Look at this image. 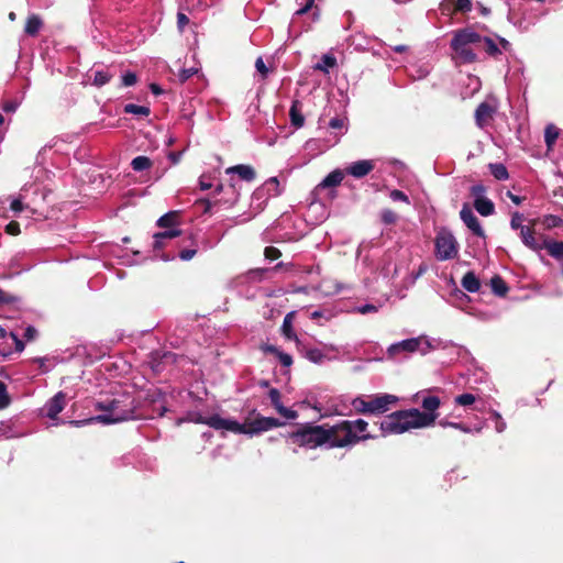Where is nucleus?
<instances>
[{"mask_svg":"<svg viewBox=\"0 0 563 563\" xmlns=\"http://www.w3.org/2000/svg\"><path fill=\"white\" fill-rule=\"evenodd\" d=\"M441 405L440 398L433 395H423L419 409L398 410L387 415L379 423L383 435L401 434L411 429H420L433 426L438 418L437 410Z\"/></svg>","mask_w":563,"mask_h":563,"instance_id":"f257e3e1","label":"nucleus"},{"mask_svg":"<svg viewBox=\"0 0 563 563\" xmlns=\"http://www.w3.org/2000/svg\"><path fill=\"white\" fill-rule=\"evenodd\" d=\"M95 407L102 411V413L85 420H71L68 423L81 427L91 422L111 424L132 419L134 417L135 400L128 393L114 394L111 397L97 401Z\"/></svg>","mask_w":563,"mask_h":563,"instance_id":"f03ea898","label":"nucleus"},{"mask_svg":"<svg viewBox=\"0 0 563 563\" xmlns=\"http://www.w3.org/2000/svg\"><path fill=\"white\" fill-rule=\"evenodd\" d=\"M368 423L364 419L343 420L334 426L327 427V443L330 448H349L360 441L371 439L366 433Z\"/></svg>","mask_w":563,"mask_h":563,"instance_id":"7ed1b4c3","label":"nucleus"},{"mask_svg":"<svg viewBox=\"0 0 563 563\" xmlns=\"http://www.w3.org/2000/svg\"><path fill=\"white\" fill-rule=\"evenodd\" d=\"M478 33L471 27H464L453 33L450 42L452 57L456 63L472 64L478 57Z\"/></svg>","mask_w":563,"mask_h":563,"instance_id":"20e7f679","label":"nucleus"},{"mask_svg":"<svg viewBox=\"0 0 563 563\" xmlns=\"http://www.w3.org/2000/svg\"><path fill=\"white\" fill-rule=\"evenodd\" d=\"M398 401L390 394L361 395L352 399L351 406L356 413L379 416L389 411Z\"/></svg>","mask_w":563,"mask_h":563,"instance_id":"39448f33","label":"nucleus"},{"mask_svg":"<svg viewBox=\"0 0 563 563\" xmlns=\"http://www.w3.org/2000/svg\"><path fill=\"white\" fill-rule=\"evenodd\" d=\"M328 434L325 433V426H302L298 430L287 435L289 444L314 449L319 445L325 444Z\"/></svg>","mask_w":563,"mask_h":563,"instance_id":"423d86ee","label":"nucleus"},{"mask_svg":"<svg viewBox=\"0 0 563 563\" xmlns=\"http://www.w3.org/2000/svg\"><path fill=\"white\" fill-rule=\"evenodd\" d=\"M460 244L453 233L441 228L434 239V255L439 261H450L459 255Z\"/></svg>","mask_w":563,"mask_h":563,"instance_id":"0eeeda50","label":"nucleus"},{"mask_svg":"<svg viewBox=\"0 0 563 563\" xmlns=\"http://www.w3.org/2000/svg\"><path fill=\"white\" fill-rule=\"evenodd\" d=\"M431 347L432 345L428 338L421 335L390 344L387 349V353L389 357L394 358L400 354H408L413 352L427 354L431 350Z\"/></svg>","mask_w":563,"mask_h":563,"instance_id":"6e6552de","label":"nucleus"},{"mask_svg":"<svg viewBox=\"0 0 563 563\" xmlns=\"http://www.w3.org/2000/svg\"><path fill=\"white\" fill-rule=\"evenodd\" d=\"M177 218L178 212L170 211L157 220V225L161 228H166L167 230L154 234V247H162L165 240L174 239L180 235V230L174 228L177 223Z\"/></svg>","mask_w":563,"mask_h":563,"instance_id":"1a4fd4ad","label":"nucleus"},{"mask_svg":"<svg viewBox=\"0 0 563 563\" xmlns=\"http://www.w3.org/2000/svg\"><path fill=\"white\" fill-rule=\"evenodd\" d=\"M477 46L478 53L484 52L487 56L498 59L503 55V52L509 51L510 43L506 38L497 35L490 37L483 36L478 33Z\"/></svg>","mask_w":563,"mask_h":563,"instance_id":"9d476101","label":"nucleus"},{"mask_svg":"<svg viewBox=\"0 0 563 563\" xmlns=\"http://www.w3.org/2000/svg\"><path fill=\"white\" fill-rule=\"evenodd\" d=\"M283 424L284 423L276 418L257 416L250 422L241 423V429L243 431H239V434L255 435Z\"/></svg>","mask_w":563,"mask_h":563,"instance_id":"9b49d317","label":"nucleus"},{"mask_svg":"<svg viewBox=\"0 0 563 563\" xmlns=\"http://www.w3.org/2000/svg\"><path fill=\"white\" fill-rule=\"evenodd\" d=\"M206 426L214 430H225L231 431L233 433H238L239 431H243L241 429V423L233 419H225L220 417L219 415H211L208 417V420L203 421Z\"/></svg>","mask_w":563,"mask_h":563,"instance_id":"f8f14e48","label":"nucleus"},{"mask_svg":"<svg viewBox=\"0 0 563 563\" xmlns=\"http://www.w3.org/2000/svg\"><path fill=\"white\" fill-rule=\"evenodd\" d=\"M463 223L478 238H485V231L472 209L464 205L460 211Z\"/></svg>","mask_w":563,"mask_h":563,"instance_id":"ddd939ff","label":"nucleus"},{"mask_svg":"<svg viewBox=\"0 0 563 563\" xmlns=\"http://www.w3.org/2000/svg\"><path fill=\"white\" fill-rule=\"evenodd\" d=\"M268 397L271 399L272 405L276 409V411L288 420H294L297 418V411L286 408L282 402V395L278 389L271 388L268 391Z\"/></svg>","mask_w":563,"mask_h":563,"instance_id":"4468645a","label":"nucleus"},{"mask_svg":"<svg viewBox=\"0 0 563 563\" xmlns=\"http://www.w3.org/2000/svg\"><path fill=\"white\" fill-rule=\"evenodd\" d=\"M65 397L66 396L63 391H58L45 404L44 410L46 417H48L52 420L57 418L58 413H60L65 408Z\"/></svg>","mask_w":563,"mask_h":563,"instance_id":"2eb2a0df","label":"nucleus"},{"mask_svg":"<svg viewBox=\"0 0 563 563\" xmlns=\"http://www.w3.org/2000/svg\"><path fill=\"white\" fill-rule=\"evenodd\" d=\"M375 167V164L371 159H361L357 162H354L350 164L345 172L346 174L355 177V178H363L366 175H368Z\"/></svg>","mask_w":563,"mask_h":563,"instance_id":"dca6fc26","label":"nucleus"},{"mask_svg":"<svg viewBox=\"0 0 563 563\" xmlns=\"http://www.w3.org/2000/svg\"><path fill=\"white\" fill-rule=\"evenodd\" d=\"M343 178V173L340 169H335L323 178V180L314 188V192L320 194L324 189H333L341 184Z\"/></svg>","mask_w":563,"mask_h":563,"instance_id":"f3484780","label":"nucleus"},{"mask_svg":"<svg viewBox=\"0 0 563 563\" xmlns=\"http://www.w3.org/2000/svg\"><path fill=\"white\" fill-rule=\"evenodd\" d=\"M225 173L228 175H238L240 179L245 181H252L255 179L256 176L254 168L245 164L231 166L225 169Z\"/></svg>","mask_w":563,"mask_h":563,"instance_id":"a211bd4d","label":"nucleus"},{"mask_svg":"<svg viewBox=\"0 0 563 563\" xmlns=\"http://www.w3.org/2000/svg\"><path fill=\"white\" fill-rule=\"evenodd\" d=\"M496 111L495 107L487 102H482L475 110V121L479 128H484L487 121L492 118Z\"/></svg>","mask_w":563,"mask_h":563,"instance_id":"6ab92c4d","label":"nucleus"},{"mask_svg":"<svg viewBox=\"0 0 563 563\" xmlns=\"http://www.w3.org/2000/svg\"><path fill=\"white\" fill-rule=\"evenodd\" d=\"M520 239H521V242L525 244V246H527L528 249L532 250V251H541L543 249V243H539L537 241V239L534 238V231L526 225L525 228H521L520 230Z\"/></svg>","mask_w":563,"mask_h":563,"instance_id":"aec40b11","label":"nucleus"},{"mask_svg":"<svg viewBox=\"0 0 563 563\" xmlns=\"http://www.w3.org/2000/svg\"><path fill=\"white\" fill-rule=\"evenodd\" d=\"M294 318H295V311H290L285 316L283 324H282V332L286 339L295 341L298 344L299 339H298V336L294 330V327H292Z\"/></svg>","mask_w":563,"mask_h":563,"instance_id":"412c9836","label":"nucleus"},{"mask_svg":"<svg viewBox=\"0 0 563 563\" xmlns=\"http://www.w3.org/2000/svg\"><path fill=\"white\" fill-rule=\"evenodd\" d=\"M461 285L466 291L472 294L477 292L481 288V282L474 272H467L463 276Z\"/></svg>","mask_w":563,"mask_h":563,"instance_id":"4be33fe9","label":"nucleus"},{"mask_svg":"<svg viewBox=\"0 0 563 563\" xmlns=\"http://www.w3.org/2000/svg\"><path fill=\"white\" fill-rule=\"evenodd\" d=\"M290 122L295 128H301L305 123V117L301 113V103L294 100L289 110Z\"/></svg>","mask_w":563,"mask_h":563,"instance_id":"5701e85b","label":"nucleus"},{"mask_svg":"<svg viewBox=\"0 0 563 563\" xmlns=\"http://www.w3.org/2000/svg\"><path fill=\"white\" fill-rule=\"evenodd\" d=\"M305 357L309 360L310 362L314 364H323L327 361H332L335 357L328 356L322 350L320 349H307L305 352Z\"/></svg>","mask_w":563,"mask_h":563,"instance_id":"b1692460","label":"nucleus"},{"mask_svg":"<svg viewBox=\"0 0 563 563\" xmlns=\"http://www.w3.org/2000/svg\"><path fill=\"white\" fill-rule=\"evenodd\" d=\"M477 395L478 394L463 393V394L454 397V404L456 406L472 410L474 407V404L477 402Z\"/></svg>","mask_w":563,"mask_h":563,"instance_id":"393cba45","label":"nucleus"},{"mask_svg":"<svg viewBox=\"0 0 563 563\" xmlns=\"http://www.w3.org/2000/svg\"><path fill=\"white\" fill-rule=\"evenodd\" d=\"M43 26L41 18L36 14H32L27 18L24 26V32L30 36H35Z\"/></svg>","mask_w":563,"mask_h":563,"instance_id":"a878e982","label":"nucleus"},{"mask_svg":"<svg viewBox=\"0 0 563 563\" xmlns=\"http://www.w3.org/2000/svg\"><path fill=\"white\" fill-rule=\"evenodd\" d=\"M560 129L554 124H548L544 130V142L548 147V151H551L555 145L556 140L560 136Z\"/></svg>","mask_w":563,"mask_h":563,"instance_id":"bb28decb","label":"nucleus"},{"mask_svg":"<svg viewBox=\"0 0 563 563\" xmlns=\"http://www.w3.org/2000/svg\"><path fill=\"white\" fill-rule=\"evenodd\" d=\"M336 65V58L331 54H324L320 60L313 66L316 70L329 74L330 69Z\"/></svg>","mask_w":563,"mask_h":563,"instance_id":"cd10ccee","label":"nucleus"},{"mask_svg":"<svg viewBox=\"0 0 563 563\" xmlns=\"http://www.w3.org/2000/svg\"><path fill=\"white\" fill-rule=\"evenodd\" d=\"M474 208L483 217L492 216L495 212L494 202L488 198L474 201Z\"/></svg>","mask_w":563,"mask_h":563,"instance_id":"c85d7f7f","label":"nucleus"},{"mask_svg":"<svg viewBox=\"0 0 563 563\" xmlns=\"http://www.w3.org/2000/svg\"><path fill=\"white\" fill-rule=\"evenodd\" d=\"M265 351L268 352V353L274 354L278 358V361L280 362V364L283 366H285V367H290L291 366L292 357H291L290 354L280 351L278 347H276L274 345H267L265 347Z\"/></svg>","mask_w":563,"mask_h":563,"instance_id":"c756f323","label":"nucleus"},{"mask_svg":"<svg viewBox=\"0 0 563 563\" xmlns=\"http://www.w3.org/2000/svg\"><path fill=\"white\" fill-rule=\"evenodd\" d=\"M543 249L554 258H563V242L560 241H544Z\"/></svg>","mask_w":563,"mask_h":563,"instance_id":"7c9ffc66","label":"nucleus"},{"mask_svg":"<svg viewBox=\"0 0 563 563\" xmlns=\"http://www.w3.org/2000/svg\"><path fill=\"white\" fill-rule=\"evenodd\" d=\"M263 190L268 197H277L282 194L280 184L277 177H271L264 184Z\"/></svg>","mask_w":563,"mask_h":563,"instance_id":"2f4dec72","label":"nucleus"},{"mask_svg":"<svg viewBox=\"0 0 563 563\" xmlns=\"http://www.w3.org/2000/svg\"><path fill=\"white\" fill-rule=\"evenodd\" d=\"M490 288L493 292L499 297L505 296L508 292V286L506 285L505 280L496 275L490 279Z\"/></svg>","mask_w":563,"mask_h":563,"instance_id":"473e14b6","label":"nucleus"},{"mask_svg":"<svg viewBox=\"0 0 563 563\" xmlns=\"http://www.w3.org/2000/svg\"><path fill=\"white\" fill-rule=\"evenodd\" d=\"M131 166L135 172H143L152 167V161L147 156H136L132 159Z\"/></svg>","mask_w":563,"mask_h":563,"instance_id":"72a5a7b5","label":"nucleus"},{"mask_svg":"<svg viewBox=\"0 0 563 563\" xmlns=\"http://www.w3.org/2000/svg\"><path fill=\"white\" fill-rule=\"evenodd\" d=\"M489 170L497 180H506L509 177L508 170L504 164H489Z\"/></svg>","mask_w":563,"mask_h":563,"instance_id":"f704fd0d","label":"nucleus"},{"mask_svg":"<svg viewBox=\"0 0 563 563\" xmlns=\"http://www.w3.org/2000/svg\"><path fill=\"white\" fill-rule=\"evenodd\" d=\"M124 112L129 114L147 117L150 114V108L145 106H139L134 103H128L124 106Z\"/></svg>","mask_w":563,"mask_h":563,"instance_id":"c9c22d12","label":"nucleus"},{"mask_svg":"<svg viewBox=\"0 0 563 563\" xmlns=\"http://www.w3.org/2000/svg\"><path fill=\"white\" fill-rule=\"evenodd\" d=\"M111 78H112V75L108 70H104V69L95 70L92 82L95 86L101 87V86H104L106 84H108Z\"/></svg>","mask_w":563,"mask_h":563,"instance_id":"e433bc0d","label":"nucleus"},{"mask_svg":"<svg viewBox=\"0 0 563 563\" xmlns=\"http://www.w3.org/2000/svg\"><path fill=\"white\" fill-rule=\"evenodd\" d=\"M24 191H25V189H22L20 191V194L18 195V197L13 198L10 203V209L14 213H20L26 208V206L24 205V199H25V196L23 194Z\"/></svg>","mask_w":563,"mask_h":563,"instance_id":"4c0bfd02","label":"nucleus"},{"mask_svg":"<svg viewBox=\"0 0 563 563\" xmlns=\"http://www.w3.org/2000/svg\"><path fill=\"white\" fill-rule=\"evenodd\" d=\"M489 413H490L492 418L495 420V430L498 433L504 432L507 428V424H506L505 420L503 419L501 415L496 410H489Z\"/></svg>","mask_w":563,"mask_h":563,"instance_id":"58836bf2","label":"nucleus"},{"mask_svg":"<svg viewBox=\"0 0 563 563\" xmlns=\"http://www.w3.org/2000/svg\"><path fill=\"white\" fill-rule=\"evenodd\" d=\"M523 220H525V217L522 213L518 212V211H515L512 212L511 214V219H510V228L515 231L517 230H521V228H525L526 225L523 224Z\"/></svg>","mask_w":563,"mask_h":563,"instance_id":"ea45409f","label":"nucleus"},{"mask_svg":"<svg viewBox=\"0 0 563 563\" xmlns=\"http://www.w3.org/2000/svg\"><path fill=\"white\" fill-rule=\"evenodd\" d=\"M297 2L301 7L295 12V15L291 21L292 24L295 23L296 16H300V15L307 13L313 7L314 0H297Z\"/></svg>","mask_w":563,"mask_h":563,"instance_id":"a19ab883","label":"nucleus"},{"mask_svg":"<svg viewBox=\"0 0 563 563\" xmlns=\"http://www.w3.org/2000/svg\"><path fill=\"white\" fill-rule=\"evenodd\" d=\"M380 220L384 224H394L398 220V216L390 209H383Z\"/></svg>","mask_w":563,"mask_h":563,"instance_id":"79ce46f5","label":"nucleus"},{"mask_svg":"<svg viewBox=\"0 0 563 563\" xmlns=\"http://www.w3.org/2000/svg\"><path fill=\"white\" fill-rule=\"evenodd\" d=\"M472 410L478 411V412H485V411H489V410H493V409L489 407L487 398H485L481 394H478L477 395V402L474 404V407H473Z\"/></svg>","mask_w":563,"mask_h":563,"instance_id":"37998d69","label":"nucleus"},{"mask_svg":"<svg viewBox=\"0 0 563 563\" xmlns=\"http://www.w3.org/2000/svg\"><path fill=\"white\" fill-rule=\"evenodd\" d=\"M485 194L486 188L481 184L471 187V195L473 196L474 201L486 199L487 197Z\"/></svg>","mask_w":563,"mask_h":563,"instance_id":"c03bdc74","label":"nucleus"},{"mask_svg":"<svg viewBox=\"0 0 563 563\" xmlns=\"http://www.w3.org/2000/svg\"><path fill=\"white\" fill-rule=\"evenodd\" d=\"M389 198L395 202H404L410 205L409 197L401 190L394 189L389 194Z\"/></svg>","mask_w":563,"mask_h":563,"instance_id":"a18cd8bd","label":"nucleus"},{"mask_svg":"<svg viewBox=\"0 0 563 563\" xmlns=\"http://www.w3.org/2000/svg\"><path fill=\"white\" fill-rule=\"evenodd\" d=\"M472 10V1L471 0H456L455 1V11L466 13Z\"/></svg>","mask_w":563,"mask_h":563,"instance_id":"49530a36","label":"nucleus"},{"mask_svg":"<svg viewBox=\"0 0 563 563\" xmlns=\"http://www.w3.org/2000/svg\"><path fill=\"white\" fill-rule=\"evenodd\" d=\"M19 301L16 296L8 294L0 288V305L15 303Z\"/></svg>","mask_w":563,"mask_h":563,"instance_id":"de8ad7c7","label":"nucleus"},{"mask_svg":"<svg viewBox=\"0 0 563 563\" xmlns=\"http://www.w3.org/2000/svg\"><path fill=\"white\" fill-rule=\"evenodd\" d=\"M355 311L361 314L374 313L378 311V307L372 303H365L356 307Z\"/></svg>","mask_w":563,"mask_h":563,"instance_id":"09e8293b","label":"nucleus"},{"mask_svg":"<svg viewBox=\"0 0 563 563\" xmlns=\"http://www.w3.org/2000/svg\"><path fill=\"white\" fill-rule=\"evenodd\" d=\"M136 75L132 71H126L122 75V85L125 87H130L136 84Z\"/></svg>","mask_w":563,"mask_h":563,"instance_id":"8fccbe9b","label":"nucleus"},{"mask_svg":"<svg viewBox=\"0 0 563 563\" xmlns=\"http://www.w3.org/2000/svg\"><path fill=\"white\" fill-rule=\"evenodd\" d=\"M153 413H157V416L162 417L165 415V412L167 411V407L165 406V401L164 400H155L153 402V409H152Z\"/></svg>","mask_w":563,"mask_h":563,"instance_id":"3c124183","label":"nucleus"},{"mask_svg":"<svg viewBox=\"0 0 563 563\" xmlns=\"http://www.w3.org/2000/svg\"><path fill=\"white\" fill-rule=\"evenodd\" d=\"M20 103L16 100H8L3 102L1 109L7 113H13L18 110Z\"/></svg>","mask_w":563,"mask_h":563,"instance_id":"603ef678","label":"nucleus"},{"mask_svg":"<svg viewBox=\"0 0 563 563\" xmlns=\"http://www.w3.org/2000/svg\"><path fill=\"white\" fill-rule=\"evenodd\" d=\"M196 73H197V69L194 67L183 68V69H180V71L178 74L179 80L184 82V81L188 80L190 77H192Z\"/></svg>","mask_w":563,"mask_h":563,"instance_id":"864d4df0","label":"nucleus"},{"mask_svg":"<svg viewBox=\"0 0 563 563\" xmlns=\"http://www.w3.org/2000/svg\"><path fill=\"white\" fill-rule=\"evenodd\" d=\"M37 336V330L33 325H27L24 330L23 338L26 341H33Z\"/></svg>","mask_w":563,"mask_h":563,"instance_id":"5fc2aeb1","label":"nucleus"},{"mask_svg":"<svg viewBox=\"0 0 563 563\" xmlns=\"http://www.w3.org/2000/svg\"><path fill=\"white\" fill-rule=\"evenodd\" d=\"M329 126L334 130H342L345 126V120L342 118H332L329 122Z\"/></svg>","mask_w":563,"mask_h":563,"instance_id":"6e6d98bb","label":"nucleus"},{"mask_svg":"<svg viewBox=\"0 0 563 563\" xmlns=\"http://www.w3.org/2000/svg\"><path fill=\"white\" fill-rule=\"evenodd\" d=\"M255 68L265 78L268 75V68L266 67L262 57L255 60Z\"/></svg>","mask_w":563,"mask_h":563,"instance_id":"4d7b16f0","label":"nucleus"},{"mask_svg":"<svg viewBox=\"0 0 563 563\" xmlns=\"http://www.w3.org/2000/svg\"><path fill=\"white\" fill-rule=\"evenodd\" d=\"M229 190L231 191V196H230V198L224 200L223 203L232 206L238 201L239 194H238L236 189L234 188V185H230Z\"/></svg>","mask_w":563,"mask_h":563,"instance_id":"13d9d810","label":"nucleus"},{"mask_svg":"<svg viewBox=\"0 0 563 563\" xmlns=\"http://www.w3.org/2000/svg\"><path fill=\"white\" fill-rule=\"evenodd\" d=\"M265 256L273 261L280 256V252L274 246H268L265 249Z\"/></svg>","mask_w":563,"mask_h":563,"instance_id":"bf43d9fd","label":"nucleus"},{"mask_svg":"<svg viewBox=\"0 0 563 563\" xmlns=\"http://www.w3.org/2000/svg\"><path fill=\"white\" fill-rule=\"evenodd\" d=\"M188 23H189V19H188V16H187L185 13H183V12H178V13H177V25H178V29H179L180 31H183V30H184V27H185Z\"/></svg>","mask_w":563,"mask_h":563,"instance_id":"052dcab7","label":"nucleus"},{"mask_svg":"<svg viewBox=\"0 0 563 563\" xmlns=\"http://www.w3.org/2000/svg\"><path fill=\"white\" fill-rule=\"evenodd\" d=\"M5 231L11 235H16L20 233V224L15 221H12L5 227Z\"/></svg>","mask_w":563,"mask_h":563,"instance_id":"680f3d73","label":"nucleus"},{"mask_svg":"<svg viewBox=\"0 0 563 563\" xmlns=\"http://www.w3.org/2000/svg\"><path fill=\"white\" fill-rule=\"evenodd\" d=\"M197 253L196 250H191V249H186V250H183L180 253H179V257L180 260L183 261H189L191 260L195 254Z\"/></svg>","mask_w":563,"mask_h":563,"instance_id":"e2e57ef3","label":"nucleus"},{"mask_svg":"<svg viewBox=\"0 0 563 563\" xmlns=\"http://www.w3.org/2000/svg\"><path fill=\"white\" fill-rule=\"evenodd\" d=\"M199 187L201 190H208L212 187V184L210 181L209 178H207L206 175H202L200 178H199Z\"/></svg>","mask_w":563,"mask_h":563,"instance_id":"0e129e2a","label":"nucleus"},{"mask_svg":"<svg viewBox=\"0 0 563 563\" xmlns=\"http://www.w3.org/2000/svg\"><path fill=\"white\" fill-rule=\"evenodd\" d=\"M11 338L13 339L14 343H15V350L18 352H22L24 350V342L19 339V336L16 334H14L13 332L10 333Z\"/></svg>","mask_w":563,"mask_h":563,"instance_id":"69168bd1","label":"nucleus"},{"mask_svg":"<svg viewBox=\"0 0 563 563\" xmlns=\"http://www.w3.org/2000/svg\"><path fill=\"white\" fill-rule=\"evenodd\" d=\"M10 404V397L7 389L0 394V409L7 408Z\"/></svg>","mask_w":563,"mask_h":563,"instance_id":"338daca9","label":"nucleus"},{"mask_svg":"<svg viewBox=\"0 0 563 563\" xmlns=\"http://www.w3.org/2000/svg\"><path fill=\"white\" fill-rule=\"evenodd\" d=\"M448 426H450L452 428H455V429H459V430H461L464 433H471L472 432V428H470L468 426H466L464 423L455 422V423H449Z\"/></svg>","mask_w":563,"mask_h":563,"instance_id":"774afa93","label":"nucleus"}]
</instances>
